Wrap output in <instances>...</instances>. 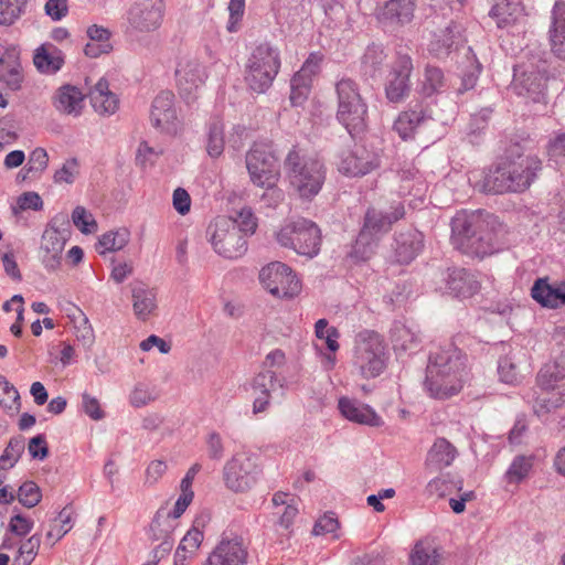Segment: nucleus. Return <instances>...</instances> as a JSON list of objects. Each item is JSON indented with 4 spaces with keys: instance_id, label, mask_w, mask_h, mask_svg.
Segmentation results:
<instances>
[{
    "instance_id": "f257e3e1",
    "label": "nucleus",
    "mask_w": 565,
    "mask_h": 565,
    "mask_svg": "<svg viewBox=\"0 0 565 565\" xmlns=\"http://www.w3.org/2000/svg\"><path fill=\"white\" fill-rule=\"evenodd\" d=\"M467 377L466 355L454 344L430 353L425 388L431 397L445 399L458 394Z\"/></svg>"
},
{
    "instance_id": "f03ea898",
    "label": "nucleus",
    "mask_w": 565,
    "mask_h": 565,
    "mask_svg": "<svg viewBox=\"0 0 565 565\" xmlns=\"http://www.w3.org/2000/svg\"><path fill=\"white\" fill-rule=\"evenodd\" d=\"M451 244L461 253L483 258L494 252L493 233L481 211H459L451 220Z\"/></svg>"
},
{
    "instance_id": "7ed1b4c3",
    "label": "nucleus",
    "mask_w": 565,
    "mask_h": 565,
    "mask_svg": "<svg viewBox=\"0 0 565 565\" xmlns=\"http://www.w3.org/2000/svg\"><path fill=\"white\" fill-rule=\"evenodd\" d=\"M285 171L300 196L309 199L319 193L324 181L323 164L305 150L292 148L285 159Z\"/></svg>"
},
{
    "instance_id": "20e7f679",
    "label": "nucleus",
    "mask_w": 565,
    "mask_h": 565,
    "mask_svg": "<svg viewBox=\"0 0 565 565\" xmlns=\"http://www.w3.org/2000/svg\"><path fill=\"white\" fill-rule=\"evenodd\" d=\"M338 100L337 119L351 136L366 128L367 106L360 94L358 84L351 78H342L335 84Z\"/></svg>"
},
{
    "instance_id": "39448f33",
    "label": "nucleus",
    "mask_w": 565,
    "mask_h": 565,
    "mask_svg": "<svg viewBox=\"0 0 565 565\" xmlns=\"http://www.w3.org/2000/svg\"><path fill=\"white\" fill-rule=\"evenodd\" d=\"M353 366L363 379L379 376L386 366L385 344L381 335L364 330L356 334L353 348Z\"/></svg>"
},
{
    "instance_id": "423d86ee",
    "label": "nucleus",
    "mask_w": 565,
    "mask_h": 565,
    "mask_svg": "<svg viewBox=\"0 0 565 565\" xmlns=\"http://www.w3.org/2000/svg\"><path fill=\"white\" fill-rule=\"evenodd\" d=\"M280 67L279 52L268 43L254 49L245 66V82L257 93H265L273 84Z\"/></svg>"
},
{
    "instance_id": "0eeeda50",
    "label": "nucleus",
    "mask_w": 565,
    "mask_h": 565,
    "mask_svg": "<svg viewBox=\"0 0 565 565\" xmlns=\"http://www.w3.org/2000/svg\"><path fill=\"white\" fill-rule=\"evenodd\" d=\"M263 473L259 457L250 451L234 454L222 470L223 482L234 493H246L258 482Z\"/></svg>"
},
{
    "instance_id": "6e6552de",
    "label": "nucleus",
    "mask_w": 565,
    "mask_h": 565,
    "mask_svg": "<svg viewBox=\"0 0 565 565\" xmlns=\"http://www.w3.org/2000/svg\"><path fill=\"white\" fill-rule=\"evenodd\" d=\"M246 168L252 182L267 189L264 199L267 196L275 201L281 199V191L275 188L279 178V167L277 159L268 149L264 146H254L246 154Z\"/></svg>"
},
{
    "instance_id": "1a4fd4ad",
    "label": "nucleus",
    "mask_w": 565,
    "mask_h": 565,
    "mask_svg": "<svg viewBox=\"0 0 565 565\" xmlns=\"http://www.w3.org/2000/svg\"><path fill=\"white\" fill-rule=\"evenodd\" d=\"M207 241L214 252L228 259L242 257L247 250V239L237 224L227 216L216 217L206 230Z\"/></svg>"
},
{
    "instance_id": "9d476101",
    "label": "nucleus",
    "mask_w": 565,
    "mask_h": 565,
    "mask_svg": "<svg viewBox=\"0 0 565 565\" xmlns=\"http://www.w3.org/2000/svg\"><path fill=\"white\" fill-rule=\"evenodd\" d=\"M282 247L312 258L318 255L321 244L319 227L311 221L299 218L282 226L276 235Z\"/></svg>"
},
{
    "instance_id": "9b49d317",
    "label": "nucleus",
    "mask_w": 565,
    "mask_h": 565,
    "mask_svg": "<svg viewBox=\"0 0 565 565\" xmlns=\"http://www.w3.org/2000/svg\"><path fill=\"white\" fill-rule=\"evenodd\" d=\"M262 285L277 298H292L301 290L299 279L292 269L280 262L263 267L259 273Z\"/></svg>"
},
{
    "instance_id": "f8f14e48",
    "label": "nucleus",
    "mask_w": 565,
    "mask_h": 565,
    "mask_svg": "<svg viewBox=\"0 0 565 565\" xmlns=\"http://www.w3.org/2000/svg\"><path fill=\"white\" fill-rule=\"evenodd\" d=\"M166 4L163 0H137L127 11L128 30L131 33H151L163 21Z\"/></svg>"
},
{
    "instance_id": "ddd939ff",
    "label": "nucleus",
    "mask_w": 565,
    "mask_h": 565,
    "mask_svg": "<svg viewBox=\"0 0 565 565\" xmlns=\"http://www.w3.org/2000/svg\"><path fill=\"white\" fill-rule=\"evenodd\" d=\"M150 122L161 134L177 136L183 127L175 108V97L170 90L160 92L150 109Z\"/></svg>"
},
{
    "instance_id": "4468645a",
    "label": "nucleus",
    "mask_w": 565,
    "mask_h": 565,
    "mask_svg": "<svg viewBox=\"0 0 565 565\" xmlns=\"http://www.w3.org/2000/svg\"><path fill=\"white\" fill-rule=\"evenodd\" d=\"M413 61L407 54H397L386 77L385 93L392 103H399L408 96L412 83Z\"/></svg>"
},
{
    "instance_id": "2eb2a0df",
    "label": "nucleus",
    "mask_w": 565,
    "mask_h": 565,
    "mask_svg": "<svg viewBox=\"0 0 565 565\" xmlns=\"http://www.w3.org/2000/svg\"><path fill=\"white\" fill-rule=\"evenodd\" d=\"M542 162L537 157H523L518 161L503 162L504 180L508 185V192H522L526 190L537 171L541 170Z\"/></svg>"
},
{
    "instance_id": "dca6fc26",
    "label": "nucleus",
    "mask_w": 565,
    "mask_h": 565,
    "mask_svg": "<svg viewBox=\"0 0 565 565\" xmlns=\"http://www.w3.org/2000/svg\"><path fill=\"white\" fill-rule=\"evenodd\" d=\"M380 164L379 153L364 143H355L343 154L339 171L349 177H361L376 169Z\"/></svg>"
},
{
    "instance_id": "f3484780",
    "label": "nucleus",
    "mask_w": 565,
    "mask_h": 565,
    "mask_svg": "<svg viewBox=\"0 0 565 565\" xmlns=\"http://www.w3.org/2000/svg\"><path fill=\"white\" fill-rule=\"evenodd\" d=\"M67 234L50 224L43 232L39 248L42 265L51 271L60 268Z\"/></svg>"
},
{
    "instance_id": "a211bd4d",
    "label": "nucleus",
    "mask_w": 565,
    "mask_h": 565,
    "mask_svg": "<svg viewBox=\"0 0 565 565\" xmlns=\"http://www.w3.org/2000/svg\"><path fill=\"white\" fill-rule=\"evenodd\" d=\"M392 213H382L375 209H370L365 214L364 225L359 234L356 244H371L374 236L385 233L390 230L391 225L402 218L405 214L404 206L397 203L392 207Z\"/></svg>"
},
{
    "instance_id": "6ab92c4d",
    "label": "nucleus",
    "mask_w": 565,
    "mask_h": 565,
    "mask_svg": "<svg viewBox=\"0 0 565 565\" xmlns=\"http://www.w3.org/2000/svg\"><path fill=\"white\" fill-rule=\"evenodd\" d=\"M472 188L486 194H500L508 192V185L504 180L503 163L494 169L471 171L468 177Z\"/></svg>"
},
{
    "instance_id": "aec40b11",
    "label": "nucleus",
    "mask_w": 565,
    "mask_h": 565,
    "mask_svg": "<svg viewBox=\"0 0 565 565\" xmlns=\"http://www.w3.org/2000/svg\"><path fill=\"white\" fill-rule=\"evenodd\" d=\"M178 85L181 97L188 103L196 99V92L205 81L203 67L196 62H188L177 70Z\"/></svg>"
},
{
    "instance_id": "412c9836",
    "label": "nucleus",
    "mask_w": 565,
    "mask_h": 565,
    "mask_svg": "<svg viewBox=\"0 0 565 565\" xmlns=\"http://www.w3.org/2000/svg\"><path fill=\"white\" fill-rule=\"evenodd\" d=\"M247 552L238 539L222 540L207 558V565H245Z\"/></svg>"
},
{
    "instance_id": "4be33fe9",
    "label": "nucleus",
    "mask_w": 565,
    "mask_h": 565,
    "mask_svg": "<svg viewBox=\"0 0 565 565\" xmlns=\"http://www.w3.org/2000/svg\"><path fill=\"white\" fill-rule=\"evenodd\" d=\"M532 298L545 308H558L565 305V282L551 284L547 277L535 280L531 289Z\"/></svg>"
},
{
    "instance_id": "5701e85b",
    "label": "nucleus",
    "mask_w": 565,
    "mask_h": 565,
    "mask_svg": "<svg viewBox=\"0 0 565 565\" xmlns=\"http://www.w3.org/2000/svg\"><path fill=\"white\" fill-rule=\"evenodd\" d=\"M424 247V235L417 230L399 232L394 239L395 258L401 264H409Z\"/></svg>"
},
{
    "instance_id": "b1692460",
    "label": "nucleus",
    "mask_w": 565,
    "mask_h": 565,
    "mask_svg": "<svg viewBox=\"0 0 565 565\" xmlns=\"http://www.w3.org/2000/svg\"><path fill=\"white\" fill-rule=\"evenodd\" d=\"M338 407L341 415L350 422L372 427H379L383 423L374 409L356 399L341 397Z\"/></svg>"
},
{
    "instance_id": "393cba45",
    "label": "nucleus",
    "mask_w": 565,
    "mask_h": 565,
    "mask_svg": "<svg viewBox=\"0 0 565 565\" xmlns=\"http://www.w3.org/2000/svg\"><path fill=\"white\" fill-rule=\"evenodd\" d=\"M548 30V41L552 53L559 60H565V2H555Z\"/></svg>"
},
{
    "instance_id": "a878e982",
    "label": "nucleus",
    "mask_w": 565,
    "mask_h": 565,
    "mask_svg": "<svg viewBox=\"0 0 565 565\" xmlns=\"http://www.w3.org/2000/svg\"><path fill=\"white\" fill-rule=\"evenodd\" d=\"M0 82L12 92L19 90L23 82V72L15 49L7 50L0 56Z\"/></svg>"
},
{
    "instance_id": "bb28decb",
    "label": "nucleus",
    "mask_w": 565,
    "mask_h": 565,
    "mask_svg": "<svg viewBox=\"0 0 565 565\" xmlns=\"http://www.w3.org/2000/svg\"><path fill=\"white\" fill-rule=\"evenodd\" d=\"M52 99L55 109L65 115L78 116L84 106V94L70 84L61 86Z\"/></svg>"
},
{
    "instance_id": "cd10ccee",
    "label": "nucleus",
    "mask_w": 565,
    "mask_h": 565,
    "mask_svg": "<svg viewBox=\"0 0 565 565\" xmlns=\"http://www.w3.org/2000/svg\"><path fill=\"white\" fill-rule=\"evenodd\" d=\"M447 290L458 298H469L479 290V282L463 268L449 269L446 278Z\"/></svg>"
},
{
    "instance_id": "c85d7f7f",
    "label": "nucleus",
    "mask_w": 565,
    "mask_h": 565,
    "mask_svg": "<svg viewBox=\"0 0 565 565\" xmlns=\"http://www.w3.org/2000/svg\"><path fill=\"white\" fill-rule=\"evenodd\" d=\"M489 14L498 28H508L524 17V7L521 0H495Z\"/></svg>"
},
{
    "instance_id": "c756f323",
    "label": "nucleus",
    "mask_w": 565,
    "mask_h": 565,
    "mask_svg": "<svg viewBox=\"0 0 565 565\" xmlns=\"http://www.w3.org/2000/svg\"><path fill=\"white\" fill-rule=\"evenodd\" d=\"M457 455L458 451L451 443L446 438H437L427 454L426 467L430 471L443 470L454 462Z\"/></svg>"
},
{
    "instance_id": "7c9ffc66",
    "label": "nucleus",
    "mask_w": 565,
    "mask_h": 565,
    "mask_svg": "<svg viewBox=\"0 0 565 565\" xmlns=\"http://www.w3.org/2000/svg\"><path fill=\"white\" fill-rule=\"evenodd\" d=\"M132 309L139 320L146 321L157 309V295L154 289L142 282L131 287Z\"/></svg>"
},
{
    "instance_id": "2f4dec72",
    "label": "nucleus",
    "mask_w": 565,
    "mask_h": 565,
    "mask_svg": "<svg viewBox=\"0 0 565 565\" xmlns=\"http://www.w3.org/2000/svg\"><path fill=\"white\" fill-rule=\"evenodd\" d=\"M33 63L41 73L52 75L62 68L64 55L54 44L44 43L35 50Z\"/></svg>"
},
{
    "instance_id": "473e14b6",
    "label": "nucleus",
    "mask_w": 565,
    "mask_h": 565,
    "mask_svg": "<svg viewBox=\"0 0 565 565\" xmlns=\"http://www.w3.org/2000/svg\"><path fill=\"white\" fill-rule=\"evenodd\" d=\"M90 104L102 115H113L118 109L119 100L109 90L108 82L100 78L89 92Z\"/></svg>"
},
{
    "instance_id": "72a5a7b5",
    "label": "nucleus",
    "mask_w": 565,
    "mask_h": 565,
    "mask_svg": "<svg viewBox=\"0 0 565 565\" xmlns=\"http://www.w3.org/2000/svg\"><path fill=\"white\" fill-rule=\"evenodd\" d=\"M460 38V26L456 23H451L445 30L434 33L428 44V51L434 56L443 58L458 44Z\"/></svg>"
},
{
    "instance_id": "f704fd0d",
    "label": "nucleus",
    "mask_w": 565,
    "mask_h": 565,
    "mask_svg": "<svg viewBox=\"0 0 565 565\" xmlns=\"http://www.w3.org/2000/svg\"><path fill=\"white\" fill-rule=\"evenodd\" d=\"M565 380V354L555 359L553 363L545 364L536 376V384L542 391H554L558 383Z\"/></svg>"
},
{
    "instance_id": "c9c22d12",
    "label": "nucleus",
    "mask_w": 565,
    "mask_h": 565,
    "mask_svg": "<svg viewBox=\"0 0 565 565\" xmlns=\"http://www.w3.org/2000/svg\"><path fill=\"white\" fill-rule=\"evenodd\" d=\"M415 8V0H388L384 6L383 17L404 25L413 20Z\"/></svg>"
},
{
    "instance_id": "e433bc0d",
    "label": "nucleus",
    "mask_w": 565,
    "mask_h": 565,
    "mask_svg": "<svg viewBox=\"0 0 565 565\" xmlns=\"http://www.w3.org/2000/svg\"><path fill=\"white\" fill-rule=\"evenodd\" d=\"M546 84V78L543 74L532 71H523L519 73L514 70L513 86L519 95L523 94H540Z\"/></svg>"
},
{
    "instance_id": "4c0bfd02",
    "label": "nucleus",
    "mask_w": 565,
    "mask_h": 565,
    "mask_svg": "<svg viewBox=\"0 0 565 565\" xmlns=\"http://www.w3.org/2000/svg\"><path fill=\"white\" fill-rule=\"evenodd\" d=\"M391 339L396 351L414 350L420 342L416 330L399 322L394 324L391 331Z\"/></svg>"
},
{
    "instance_id": "58836bf2",
    "label": "nucleus",
    "mask_w": 565,
    "mask_h": 565,
    "mask_svg": "<svg viewBox=\"0 0 565 565\" xmlns=\"http://www.w3.org/2000/svg\"><path fill=\"white\" fill-rule=\"evenodd\" d=\"M174 521L169 516L158 511L149 526V539L152 542L173 541L172 533L174 531Z\"/></svg>"
},
{
    "instance_id": "ea45409f",
    "label": "nucleus",
    "mask_w": 565,
    "mask_h": 565,
    "mask_svg": "<svg viewBox=\"0 0 565 565\" xmlns=\"http://www.w3.org/2000/svg\"><path fill=\"white\" fill-rule=\"evenodd\" d=\"M224 147V125L220 119L215 118L209 124L205 149L211 158L216 159L223 153Z\"/></svg>"
},
{
    "instance_id": "a19ab883",
    "label": "nucleus",
    "mask_w": 565,
    "mask_h": 565,
    "mask_svg": "<svg viewBox=\"0 0 565 565\" xmlns=\"http://www.w3.org/2000/svg\"><path fill=\"white\" fill-rule=\"evenodd\" d=\"M426 122V118L419 110H408L402 113L394 122V129L404 140L411 138L420 125Z\"/></svg>"
},
{
    "instance_id": "79ce46f5",
    "label": "nucleus",
    "mask_w": 565,
    "mask_h": 565,
    "mask_svg": "<svg viewBox=\"0 0 565 565\" xmlns=\"http://www.w3.org/2000/svg\"><path fill=\"white\" fill-rule=\"evenodd\" d=\"M129 236V231L126 228L107 232L100 236L97 250L102 255L107 252L120 250L128 244Z\"/></svg>"
},
{
    "instance_id": "37998d69",
    "label": "nucleus",
    "mask_w": 565,
    "mask_h": 565,
    "mask_svg": "<svg viewBox=\"0 0 565 565\" xmlns=\"http://www.w3.org/2000/svg\"><path fill=\"white\" fill-rule=\"evenodd\" d=\"M72 507L66 505L60 511L57 518L53 520L51 530L46 533V539L53 540L52 544L61 540L72 529Z\"/></svg>"
},
{
    "instance_id": "c03bdc74",
    "label": "nucleus",
    "mask_w": 565,
    "mask_h": 565,
    "mask_svg": "<svg viewBox=\"0 0 565 565\" xmlns=\"http://www.w3.org/2000/svg\"><path fill=\"white\" fill-rule=\"evenodd\" d=\"M498 373L503 383L511 385L519 384L523 379L514 355H507L500 359Z\"/></svg>"
},
{
    "instance_id": "a18cd8bd",
    "label": "nucleus",
    "mask_w": 565,
    "mask_h": 565,
    "mask_svg": "<svg viewBox=\"0 0 565 565\" xmlns=\"http://www.w3.org/2000/svg\"><path fill=\"white\" fill-rule=\"evenodd\" d=\"M562 404L563 398L559 394H551V391H542L541 394L533 392V411L537 416L545 415Z\"/></svg>"
},
{
    "instance_id": "49530a36",
    "label": "nucleus",
    "mask_w": 565,
    "mask_h": 565,
    "mask_svg": "<svg viewBox=\"0 0 565 565\" xmlns=\"http://www.w3.org/2000/svg\"><path fill=\"white\" fill-rule=\"evenodd\" d=\"M253 388L255 393L270 396L271 393L282 388V383L277 379L275 372L266 370L255 376Z\"/></svg>"
},
{
    "instance_id": "de8ad7c7",
    "label": "nucleus",
    "mask_w": 565,
    "mask_h": 565,
    "mask_svg": "<svg viewBox=\"0 0 565 565\" xmlns=\"http://www.w3.org/2000/svg\"><path fill=\"white\" fill-rule=\"evenodd\" d=\"M40 544V534L30 536L20 545L18 555L14 557L12 565H30L38 555Z\"/></svg>"
},
{
    "instance_id": "09e8293b",
    "label": "nucleus",
    "mask_w": 565,
    "mask_h": 565,
    "mask_svg": "<svg viewBox=\"0 0 565 565\" xmlns=\"http://www.w3.org/2000/svg\"><path fill=\"white\" fill-rule=\"evenodd\" d=\"M462 480H450L448 476H440L430 480L427 484V492L437 497H445L452 491L462 490Z\"/></svg>"
},
{
    "instance_id": "8fccbe9b",
    "label": "nucleus",
    "mask_w": 565,
    "mask_h": 565,
    "mask_svg": "<svg viewBox=\"0 0 565 565\" xmlns=\"http://www.w3.org/2000/svg\"><path fill=\"white\" fill-rule=\"evenodd\" d=\"M75 311L78 315V321H76L74 317L76 339L81 341L85 348H90L95 341L94 329L88 318L79 308H75Z\"/></svg>"
},
{
    "instance_id": "3c124183",
    "label": "nucleus",
    "mask_w": 565,
    "mask_h": 565,
    "mask_svg": "<svg viewBox=\"0 0 565 565\" xmlns=\"http://www.w3.org/2000/svg\"><path fill=\"white\" fill-rule=\"evenodd\" d=\"M437 550L429 544L419 542L415 545L411 554L412 565H437L438 564Z\"/></svg>"
},
{
    "instance_id": "603ef678",
    "label": "nucleus",
    "mask_w": 565,
    "mask_h": 565,
    "mask_svg": "<svg viewBox=\"0 0 565 565\" xmlns=\"http://www.w3.org/2000/svg\"><path fill=\"white\" fill-rule=\"evenodd\" d=\"M26 0H0V24L11 25L22 13Z\"/></svg>"
},
{
    "instance_id": "864d4df0",
    "label": "nucleus",
    "mask_w": 565,
    "mask_h": 565,
    "mask_svg": "<svg viewBox=\"0 0 565 565\" xmlns=\"http://www.w3.org/2000/svg\"><path fill=\"white\" fill-rule=\"evenodd\" d=\"M73 224L83 233L92 234L98 228L97 222L95 221L92 213H89L84 206H76L72 213Z\"/></svg>"
},
{
    "instance_id": "5fc2aeb1",
    "label": "nucleus",
    "mask_w": 565,
    "mask_h": 565,
    "mask_svg": "<svg viewBox=\"0 0 565 565\" xmlns=\"http://www.w3.org/2000/svg\"><path fill=\"white\" fill-rule=\"evenodd\" d=\"M157 399L154 388L146 383H137L129 395V403L134 407H143Z\"/></svg>"
},
{
    "instance_id": "6e6d98bb",
    "label": "nucleus",
    "mask_w": 565,
    "mask_h": 565,
    "mask_svg": "<svg viewBox=\"0 0 565 565\" xmlns=\"http://www.w3.org/2000/svg\"><path fill=\"white\" fill-rule=\"evenodd\" d=\"M228 218L237 224V228L241 231V234L245 235V238L248 235H253L257 228V220L249 207H243Z\"/></svg>"
},
{
    "instance_id": "4d7b16f0",
    "label": "nucleus",
    "mask_w": 565,
    "mask_h": 565,
    "mask_svg": "<svg viewBox=\"0 0 565 565\" xmlns=\"http://www.w3.org/2000/svg\"><path fill=\"white\" fill-rule=\"evenodd\" d=\"M532 468V458L525 456H518L512 461L510 468L507 471V478L509 482H520L530 472Z\"/></svg>"
},
{
    "instance_id": "13d9d810",
    "label": "nucleus",
    "mask_w": 565,
    "mask_h": 565,
    "mask_svg": "<svg viewBox=\"0 0 565 565\" xmlns=\"http://www.w3.org/2000/svg\"><path fill=\"white\" fill-rule=\"evenodd\" d=\"M0 405L8 409H19L20 395L18 390L0 375Z\"/></svg>"
},
{
    "instance_id": "bf43d9fd",
    "label": "nucleus",
    "mask_w": 565,
    "mask_h": 565,
    "mask_svg": "<svg viewBox=\"0 0 565 565\" xmlns=\"http://www.w3.org/2000/svg\"><path fill=\"white\" fill-rule=\"evenodd\" d=\"M444 73L440 68L435 66H427L425 68L424 81H423V92L426 95H431L434 93L439 92L441 87H444Z\"/></svg>"
},
{
    "instance_id": "052dcab7",
    "label": "nucleus",
    "mask_w": 565,
    "mask_h": 565,
    "mask_svg": "<svg viewBox=\"0 0 565 565\" xmlns=\"http://www.w3.org/2000/svg\"><path fill=\"white\" fill-rule=\"evenodd\" d=\"M79 174V162L76 158L67 159L63 166L55 171L54 181L56 183L72 184Z\"/></svg>"
},
{
    "instance_id": "680f3d73",
    "label": "nucleus",
    "mask_w": 565,
    "mask_h": 565,
    "mask_svg": "<svg viewBox=\"0 0 565 565\" xmlns=\"http://www.w3.org/2000/svg\"><path fill=\"white\" fill-rule=\"evenodd\" d=\"M40 488L33 481H26L19 488L18 499L26 508H33L41 501Z\"/></svg>"
},
{
    "instance_id": "e2e57ef3",
    "label": "nucleus",
    "mask_w": 565,
    "mask_h": 565,
    "mask_svg": "<svg viewBox=\"0 0 565 565\" xmlns=\"http://www.w3.org/2000/svg\"><path fill=\"white\" fill-rule=\"evenodd\" d=\"M24 444L20 439H11L3 455L0 457V469H9L18 461Z\"/></svg>"
},
{
    "instance_id": "0e129e2a",
    "label": "nucleus",
    "mask_w": 565,
    "mask_h": 565,
    "mask_svg": "<svg viewBox=\"0 0 565 565\" xmlns=\"http://www.w3.org/2000/svg\"><path fill=\"white\" fill-rule=\"evenodd\" d=\"M49 163V156L45 149L36 148L34 149L26 164V173H31L33 177L42 173Z\"/></svg>"
},
{
    "instance_id": "69168bd1",
    "label": "nucleus",
    "mask_w": 565,
    "mask_h": 565,
    "mask_svg": "<svg viewBox=\"0 0 565 565\" xmlns=\"http://www.w3.org/2000/svg\"><path fill=\"white\" fill-rule=\"evenodd\" d=\"M340 524L333 513L329 512L321 516L315 524L312 533L315 535L333 534V539H339L337 531Z\"/></svg>"
},
{
    "instance_id": "338daca9",
    "label": "nucleus",
    "mask_w": 565,
    "mask_h": 565,
    "mask_svg": "<svg viewBox=\"0 0 565 565\" xmlns=\"http://www.w3.org/2000/svg\"><path fill=\"white\" fill-rule=\"evenodd\" d=\"M203 532L196 525H194L182 537L178 547H180L181 551L195 555L196 551L199 550L203 541Z\"/></svg>"
},
{
    "instance_id": "774afa93",
    "label": "nucleus",
    "mask_w": 565,
    "mask_h": 565,
    "mask_svg": "<svg viewBox=\"0 0 565 565\" xmlns=\"http://www.w3.org/2000/svg\"><path fill=\"white\" fill-rule=\"evenodd\" d=\"M206 454L211 460L221 461L225 454V447L221 435L212 431L206 437Z\"/></svg>"
}]
</instances>
